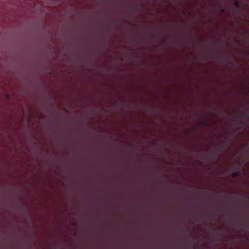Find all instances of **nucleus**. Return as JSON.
<instances>
[{
	"instance_id": "1",
	"label": "nucleus",
	"mask_w": 249,
	"mask_h": 249,
	"mask_svg": "<svg viewBox=\"0 0 249 249\" xmlns=\"http://www.w3.org/2000/svg\"><path fill=\"white\" fill-rule=\"evenodd\" d=\"M243 117L247 120H249V114L248 113H244L243 114Z\"/></svg>"
},
{
	"instance_id": "2",
	"label": "nucleus",
	"mask_w": 249,
	"mask_h": 249,
	"mask_svg": "<svg viewBox=\"0 0 249 249\" xmlns=\"http://www.w3.org/2000/svg\"><path fill=\"white\" fill-rule=\"evenodd\" d=\"M239 175V174L238 172H234L233 173H232L231 176L232 177H234V178H236V177H237Z\"/></svg>"
},
{
	"instance_id": "3",
	"label": "nucleus",
	"mask_w": 249,
	"mask_h": 249,
	"mask_svg": "<svg viewBox=\"0 0 249 249\" xmlns=\"http://www.w3.org/2000/svg\"><path fill=\"white\" fill-rule=\"evenodd\" d=\"M234 5L236 6V7H238L239 5V2H237V1H236L235 3H234Z\"/></svg>"
}]
</instances>
